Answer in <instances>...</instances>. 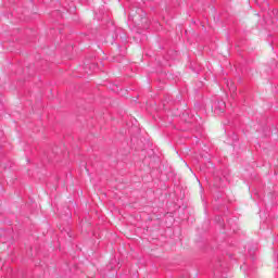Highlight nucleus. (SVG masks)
Returning a JSON list of instances; mask_svg holds the SVG:
<instances>
[{
    "label": "nucleus",
    "instance_id": "1",
    "mask_svg": "<svg viewBox=\"0 0 278 278\" xmlns=\"http://www.w3.org/2000/svg\"><path fill=\"white\" fill-rule=\"evenodd\" d=\"M226 104L224 101L217 102V104L214 108L215 114H223L225 112Z\"/></svg>",
    "mask_w": 278,
    "mask_h": 278
}]
</instances>
